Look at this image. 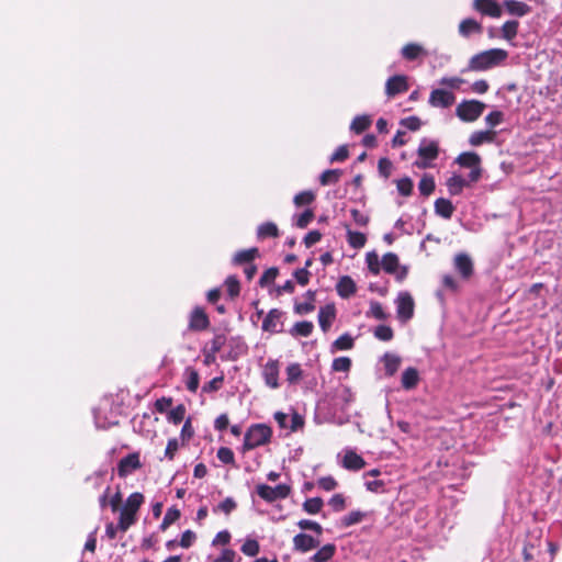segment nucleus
<instances>
[{
	"instance_id": "obj_16",
	"label": "nucleus",
	"mask_w": 562,
	"mask_h": 562,
	"mask_svg": "<svg viewBox=\"0 0 562 562\" xmlns=\"http://www.w3.org/2000/svg\"><path fill=\"white\" fill-rule=\"evenodd\" d=\"M209 325L210 321L203 308L199 306L195 307L190 315L189 328L200 331L206 329Z\"/></svg>"
},
{
	"instance_id": "obj_47",
	"label": "nucleus",
	"mask_w": 562,
	"mask_h": 562,
	"mask_svg": "<svg viewBox=\"0 0 562 562\" xmlns=\"http://www.w3.org/2000/svg\"><path fill=\"white\" fill-rule=\"evenodd\" d=\"M351 367V360L347 357H339L333 361V370L336 372H347Z\"/></svg>"
},
{
	"instance_id": "obj_62",
	"label": "nucleus",
	"mask_w": 562,
	"mask_h": 562,
	"mask_svg": "<svg viewBox=\"0 0 562 562\" xmlns=\"http://www.w3.org/2000/svg\"><path fill=\"white\" fill-rule=\"evenodd\" d=\"M195 538H196V536L192 530H186L181 536V540H180L179 544L182 548H190L193 544Z\"/></svg>"
},
{
	"instance_id": "obj_60",
	"label": "nucleus",
	"mask_w": 562,
	"mask_h": 562,
	"mask_svg": "<svg viewBox=\"0 0 562 562\" xmlns=\"http://www.w3.org/2000/svg\"><path fill=\"white\" fill-rule=\"evenodd\" d=\"M178 449V440L176 438L169 439L165 450V457L168 458L169 460H172Z\"/></svg>"
},
{
	"instance_id": "obj_29",
	"label": "nucleus",
	"mask_w": 562,
	"mask_h": 562,
	"mask_svg": "<svg viewBox=\"0 0 562 562\" xmlns=\"http://www.w3.org/2000/svg\"><path fill=\"white\" fill-rule=\"evenodd\" d=\"M419 376L415 368H407L402 374V386L406 390L414 389L418 383Z\"/></svg>"
},
{
	"instance_id": "obj_56",
	"label": "nucleus",
	"mask_w": 562,
	"mask_h": 562,
	"mask_svg": "<svg viewBox=\"0 0 562 562\" xmlns=\"http://www.w3.org/2000/svg\"><path fill=\"white\" fill-rule=\"evenodd\" d=\"M504 114L501 111H493L486 115L485 122L490 127H495L503 122Z\"/></svg>"
},
{
	"instance_id": "obj_30",
	"label": "nucleus",
	"mask_w": 562,
	"mask_h": 562,
	"mask_svg": "<svg viewBox=\"0 0 562 562\" xmlns=\"http://www.w3.org/2000/svg\"><path fill=\"white\" fill-rule=\"evenodd\" d=\"M465 186L467 181L458 175H453L447 180V188L451 195L460 194Z\"/></svg>"
},
{
	"instance_id": "obj_18",
	"label": "nucleus",
	"mask_w": 562,
	"mask_h": 562,
	"mask_svg": "<svg viewBox=\"0 0 562 562\" xmlns=\"http://www.w3.org/2000/svg\"><path fill=\"white\" fill-rule=\"evenodd\" d=\"M335 316L336 310L334 305L328 304L326 306L321 307L318 312V323L324 333H326L330 328L335 319Z\"/></svg>"
},
{
	"instance_id": "obj_52",
	"label": "nucleus",
	"mask_w": 562,
	"mask_h": 562,
	"mask_svg": "<svg viewBox=\"0 0 562 562\" xmlns=\"http://www.w3.org/2000/svg\"><path fill=\"white\" fill-rule=\"evenodd\" d=\"M369 314L380 321L386 319L387 317V314L379 302H371Z\"/></svg>"
},
{
	"instance_id": "obj_42",
	"label": "nucleus",
	"mask_w": 562,
	"mask_h": 562,
	"mask_svg": "<svg viewBox=\"0 0 562 562\" xmlns=\"http://www.w3.org/2000/svg\"><path fill=\"white\" fill-rule=\"evenodd\" d=\"M259 543L255 539H247L241 546V552L248 557H255L259 553Z\"/></svg>"
},
{
	"instance_id": "obj_17",
	"label": "nucleus",
	"mask_w": 562,
	"mask_h": 562,
	"mask_svg": "<svg viewBox=\"0 0 562 562\" xmlns=\"http://www.w3.org/2000/svg\"><path fill=\"white\" fill-rule=\"evenodd\" d=\"M294 549L301 552H307L319 546V540L314 539L312 536L306 533H299L293 538Z\"/></svg>"
},
{
	"instance_id": "obj_46",
	"label": "nucleus",
	"mask_w": 562,
	"mask_h": 562,
	"mask_svg": "<svg viewBox=\"0 0 562 562\" xmlns=\"http://www.w3.org/2000/svg\"><path fill=\"white\" fill-rule=\"evenodd\" d=\"M315 199V194L312 191H303L294 196V204L296 206L308 205Z\"/></svg>"
},
{
	"instance_id": "obj_51",
	"label": "nucleus",
	"mask_w": 562,
	"mask_h": 562,
	"mask_svg": "<svg viewBox=\"0 0 562 562\" xmlns=\"http://www.w3.org/2000/svg\"><path fill=\"white\" fill-rule=\"evenodd\" d=\"M226 290L231 297H235L239 294V281L236 277L231 276L225 281Z\"/></svg>"
},
{
	"instance_id": "obj_38",
	"label": "nucleus",
	"mask_w": 562,
	"mask_h": 562,
	"mask_svg": "<svg viewBox=\"0 0 562 562\" xmlns=\"http://www.w3.org/2000/svg\"><path fill=\"white\" fill-rule=\"evenodd\" d=\"M257 254H258L257 248L238 251L234 257V262L238 263V265L250 262L255 259Z\"/></svg>"
},
{
	"instance_id": "obj_24",
	"label": "nucleus",
	"mask_w": 562,
	"mask_h": 562,
	"mask_svg": "<svg viewBox=\"0 0 562 562\" xmlns=\"http://www.w3.org/2000/svg\"><path fill=\"white\" fill-rule=\"evenodd\" d=\"M435 212L441 217L449 220L454 212V206L451 201L440 198L435 202Z\"/></svg>"
},
{
	"instance_id": "obj_55",
	"label": "nucleus",
	"mask_w": 562,
	"mask_h": 562,
	"mask_svg": "<svg viewBox=\"0 0 562 562\" xmlns=\"http://www.w3.org/2000/svg\"><path fill=\"white\" fill-rule=\"evenodd\" d=\"M397 190L404 196L409 195L413 190V181L409 178L400 179L397 181Z\"/></svg>"
},
{
	"instance_id": "obj_50",
	"label": "nucleus",
	"mask_w": 562,
	"mask_h": 562,
	"mask_svg": "<svg viewBox=\"0 0 562 562\" xmlns=\"http://www.w3.org/2000/svg\"><path fill=\"white\" fill-rule=\"evenodd\" d=\"M314 218V212L312 210H305L302 214L295 217V225L300 228L306 227Z\"/></svg>"
},
{
	"instance_id": "obj_64",
	"label": "nucleus",
	"mask_w": 562,
	"mask_h": 562,
	"mask_svg": "<svg viewBox=\"0 0 562 562\" xmlns=\"http://www.w3.org/2000/svg\"><path fill=\"white\" fill-rule=\"evenodd\" d=\"M235 508H236V502L233 498H231V497L225 498L217 506V509L224 512L227 515L229 513H232Z\"/></svg>"
},
{
	"instance_id": "obj_10",
	"label": "nucleus",
	"mask_w": 562,
	"mask_h": 562,
	"mask_svg": "<svg viewBox=\"0 0 562 562\" xmlns=\"http://www.w3.org/2000/svg\"><path fill=\"white\" fill-rule=\"evenodd\" d=\"M283 316V312L278 310V308H273L271 310L267 316L265 317L263 322H262V330L265 331H268V333H279L282 330V318Z\"/></svg>"
},
{
	"instance_id": "obj_5",
	"label": "nucleus",
	"mask_w": 562,
	"mask_h": 562,
	"mask_svg": "<svg viewBox=\"0 0 562 562\" xmlns=\"http://www.w3.org/2000/svg\"><path fill=\"white\" fill-rule=\"evenodd\" d=\"M485 104L477 100L462 101L456 109L457 115L464 122H473L481 116Z\"/></svg>"
},
{
	"instance_id": "obj_2",
	"label": "nucleus",
	"mask_w": 562,
	"mask_h": 562,
	"mask_svg": "<svg viewBox=\"0 0 562 562\" xmlns=\"http://www.w3.org/2000/svg\"><path fill=\"white\" fill-rule=\"evenodd\" d=\"M144 502L143 494L136 492L131 494L120 513L117 528L126 531L136 520V513Z\"/></svg>"
},
{
	"instance_id": "obj_27",
	"label": "nucleus",
	"mask_w": 562,
	"mask_h": 562,
	"mask_svg": "<svg viewBox=\"0 0 562 562\" xmlns=\"http://www.w3.org/2000/svg\"><path fill=\"white\" fill-rule=\"evenodd\" d=\"M422 55H426V52L419 44L409 43L402 48V56L407 60L417 59Z\"/></svg>"
},
{
	"instance_id": "obj_58",
	"label": "nucleus",
	"mask_w": 562,
	"mask_h": 562,
	"mask_svg": "<svg viewBox=\"0 0 562 562\" xmlns=\"http://www.w3.org/2000/svg\"><path fill=\"white\" fill-rule=\"evenodd\" d=\"M286 374H288V380L290 382L297 381L301 378V375H302V370H301L300 364H297V363L290 364L286 368Z\"/></svg>"
},
{
	"instance_id": "obj_34",
	"label": "nucleus",
	"mask_w": 562,
	"mask_h": 562,
	"mask_svg": "<svg viewBox=\"0 0 562 562\" xmlns=\"http://www.w3.org/2000/svg\"><path fill=\"white\" fill-rule=\"evenodd\" d=\"M184 374L187 376V389L193 393L196 392L200 383V376L198 371L192 368H187Z\"/></svg>"
},
{
	"instance_id": "obj_11",
	"label": "nucleus",
	"mask_w": 562,
	"mask_h": 562,
	"mask_svg": "<svg viewBox=\"0 0 562 562\" xmlns=\"http://www.w3.org/2000/svg\"><path fill=\"white\" fill-rule=\"evenodd\" d=\"M408 90V83L406 76L397 75L387 79L385 83V93L389 97H394L398 93L405 92Z\"/></svg>"
},
{
	"instance_id": "obj_40",
	"label": "nucleus",
	"mask_w": 562,
	"mask_h": 562,
	"mask_svg": "<svg viewBox=\"0 0 562 562\" xmlns=\"http://www.w3.org/2000/svg\"><path fill=\"white\" fill-rule=\"evenodd\" d=\"M418 189L420 194L429 195L435 190V180L431 176H424L419 181Z\"/></svg>"
},
{
	"instance_id": "obj_48",
	"label": "nucleus",
	"mask_w": 562,
	"mask_h": 562,
	"mask_svg": "<svg viewBox=\"0 0 562 562\" xmlns=\"http://www.w3.org/2000/svg\"><path fill=\"white\" fill-rule=\"evenodd\" d=\"M374 336L383 341H389L393 338V330L390 326L380 325L374 329Z\"/></svg>"
},
{
	"instance_id": "obj_19",
	"label": "nucleus",
	"mask_w": 562,
	"mask_h": 562,
	"mask_svg": "<svg viewBox=\"0 0 562 562\" xmlns=\"http://www.w3.org/2000/svg\"><path fill=\"white\" fill-rule=\"evenodd\" d=\"M342 465L348 470L358 471L364 468L366 462L362 457L351 450H348L344 456Z\"/></svg>"
},
{
	"instance_id": "obj_3",
	"label": "nucleus",
	"mask_w": 562,
	"mask_h": 562,
	"mask_svg": "<svg viewBox=\"0 0 562 562\" xmlns=\"http://www.w3.org/2000/svg\"><path fill=\"white\" fill-rule=\"evenodd\" d=\"M271 434L270 427L263 424L252 425L245 434L244 449L252 450L267 443L271 438Z\"/></svg>"
},
{
	"instance_id": "obj_61",
	"label": "nucleus",
	"mask_w": 562,
	"mask_h": 562,
	"mask_svg": "<svg viewBox=\"0 0 562 562\" xmlns=\"http://www.w3.org/2000/svg\"><path fill=\"white\" fill-rule=\"evenodd\" d=\"M329 505L335 512H341L345 508V498L341 494H335L329 499Z\"/></svg>"
},
{
	"instance_id": "obj_54",
	"label": "nucleus",
	"mask_w": 562,
	"mask_h": 562,
	"mask_svg": "<svg viewBox=\"0 0 562 562\" xmlns=\"http://www.w3.org/2000/svg\"><path fill=\"white\" fill-rule=\"evenodd\" d=\"M226 344V337L223 334L215 335L210 341L209 349L213 352H218Z\"/></svg>"
},
{
	"instance_id": "obj_1",
	"label": "nucleus",
	"mask_w": 562,
	"mask_h": 562,
	"mask_svg": "<svg viewBox=\"0 0 562 562\" xmlns=\"http://www.w3.org/2000/svg\"><path fill=\"white\" fill-rule=\"evenodd\" d=\"M508 57V53L502 48H492L481 52L471 57L469 69L473 71H485L503 64Z\"/></svg>"
},
{
	"instance_id": "obj_63",
	"label": "nucleus",
	"mask_w": 562,
	"mask_h": 562,
	"mask_svg": "<svg viewBox=\"0 0 562 562\" xmlns=\"http://www.w3.org/2000/svg\"><path fill=\"white\" fill-rule=\"evenodd\" d=\"M401 124L411 131H417L422 125L420 120L416 116L403 119Z\"/></svg>"
},
{
	"instance_id": "obj_57",
	"label": "nucleus",
	"mask_w": 562,
	"mask_h": 562,
	"mask_svg": "<svg viewBox=\"0 0 562 562\" xmlns=\"http://www.w3.org/2000/svg\"><path fill=\"white\" fill-rule=\"evenodd\" d=\"M217 458L223 463L229 464L234 462V453L229 448L221 447L217 450Z\"/></svg>"
},
{
	"instance_id": "obj_12",
	"label": "nucleus",
	"mask_w": 562,
	"mask_h": 562,
	"mask_svg": "<svg viewBox=\"0 0 562 562\" xmlns=\"http://www.w3.org/2000/svg\"><path fill=\"white\" fill-rule=\"evenodd\" d=\"M262 375L266 384L271 389L279 386V362L277 360H268L263 367Z\"/></svg>"
},
{
	"instance_id": "obj_13",
	"label": "nucleus",
	"mask_w": 562,
	"mask_h": 562,
	"mask_svg": "<svg viewBox=\"0 0 562 562\" xmlns=\"http://www.w3.org/2000/svg\"><path fill=\"white\" fill-rule=\"evenodd\" d=\"M473 8L482 14L499 18L502 15V8L495 0H474Z\"/></svg>"
},
{
	"instance_id": "obj_15",
	"label": "nucleus",
	"mask_w": 562,
	"mask_h": 562,
	"mask_svg": "<svg viewBox=\"0 0 562 562\" xmlns=\"http://www.w3.org/2000/svg\"><path fill=\"white\" fill-rule=\"evenodd\" d=\"M456 270L462 278L468 279L473 273V261L471 257L464 252L457 254L453 259Z\"/></svg>"
},
{
	"instance_id": "obj_53",
	"label": "nucleus",
	"mask_w": 562,
	"mask_h": 562,
	"mask_svg": "<svg viewBox=\"0 0 562 562\" xmlns=\"http://www.w3.org/2000/svg\"><path fill=\"white\" fill-rule=\"evenodd\" d=\"M297 526L303 529V530H313L315 531L317 535H322L323 532V528L322 526L316 522V521H313V520H308V519H302L297 522Z\"/></svg>"
},
{
	"instance_id": "obj_41",
	"label": "nucleus",
	"mask_w": 562,
	"mask_h": 562,
	"mask_svg": "<svg viewBox=\"0 0 562 562\" xmlns=\"http://www.w3.org/2000/svg\"><path fill=\"white\" fill-rule=\"evenodd\" d=\"M352 346L353 338L349 334L341 335L333 344V347L336 348L337 350H348L351 349Z\"/></svg>"
},
{
	"instance_id": "obj_32",
	"label": "nucleus",
	"mask_w": 562,
	"mask_h": 562,
	"mask_svg": "<svg viewBox=\"0 0 562 562\" xmlns=\"http://www.w3.org/2000/svg\"><path fill=\"white\" fill-rule=\"evenodd\" d=\"M258 237L263 239L267 237H278L279 229L278 226L272 222H267L261 224L257 231Z\"/></svg>"
},
{
	"instance_id": "obj_20",
	"label": "nucleus",
	"mask_w": 562,
	"mask_h": 562,
	"mask_svg": "<svg viewBox=\"0 0 562 562\" xmlns=\"http://www.w3.org/2000/svg\"><path fill=\"white\" fill-rule=\"evenodd\" d=\"M356 290V283L350 277L345 276L339 279L337 283V292L341 297L347 299L351 296L355 294Z\"/></svg>"
},
{
	"instance_id": "obj_14",
	"label": "nucleus",
	"mask_w": 562,
	"mask_h": 562,
	"mask_svg": "<svg viewBox=\"0 0 562 562\" xmlns=\"http://www.w3.org/2000/svg\"><path fill=\"white\" fill-rule=\"evenodd\" d=\"M140 465L138 453H131L120 461L117 473L121 477H125L133 471L139 469Z\"/></svg>"
},
{
	"instance_id": "obj_39",
	"label": "nucleus",
	"mask_w": 562,
	"mask_h": 562,
	"mask_svg": "<svg viewBox=\"0 0 562 562\" xmlns=\"http://www.w3.org/2000/svg\"><path fill=\"white\" fill-rule=\"evenodd\" d=\"M323 507V499L319 497L308 498L304 502L303 508L306 513L315 515L321 512Z\"/></svg>"
},
{
	"instance_id": "obj_7",
	"label": "nucleus",
	"mask_w": 562,
	"mask_h": 562,
	"mask_svg": "<svg viewBox=\"0 0 562 562\" xmlns=\"http://www.w3.org/2000/svg\"><path fill=\"white\" fill-rule=\"evenodd\" d=\"M395 304L397 317L402 322H407L413 317L415 304L408 292H400L395 300Z\"/></svg>"
},
{
	"instance_id": "obj_22",
	"label": "nucleus",
	"mask_w": 562,
	"mask_h": 562,
	"mask_svg": "<svg viewBox=\"0 0 562 562\" xmlns=\"http://www.w3.org/2000/svg\"><path fill=\"white\" fill-rule=\"evenodd\" d=\"M482 25L473 19H464L459 24V33L463 37H469L473 33H481Z\"/></svg>"
},
{
	"instance_id": "obj_6",
	"label": "nucleus",
	"mask_w": 562,
	"mask_h": 562,
	"mask_svg": "<svg viewBox=\"0 0 562 562\" xmlns=\"http://www.w3.org/2000/svg\"><path fill=\"white\" fill-rule=\"evenodd\" d=\"M257 494L266 502L272 503L277 499L286 498L291 493V487L286 484H279L274 487L267 484H258Z\"/></svg>"
},
{
	"instance_id": "obj_23",
	"label": "nucleus",
	"mask_w": 562,
	"mask_h": 562,
	"mask_svg": "<svg viewBox=\"0 0 562 562\" xmlns=\"http://www.w3.org/2000/svg\"><path fill=\"white\" fill-rule=\"evenodd\" d=\"M496 132L494 131H477L471 134L469 143L472 146H480L484 143L494 142Z\"/></svg>"
},
{
	"instance_id": "obj_45",
	"label": "nucleus",
	"mask_w": 562,
	"mask_h": 562,
	"mask_svg": "<svg viewBox=\"0 0 562 562\" xmlns=\"http://www.w3.org/2000/svg\"><path fill=\"white\" fill-rule=\"evenodd\" d=\"M184 415H186V407L182 404H180L169 412L168 420L177 425L183 420Z\"/></svg>"
},
{
	"instance_id": "obj_43",
	"label": "nucleus",
	"mask_w": 562,
	"mask_h": 562,
	"mask_svg": "<svg viewBox=\"0 0 562 562\" xmlns=\"http://www.w3.org/2000/svg\"><path fill=\"white\" fill-rule=\"evenodd\" d=\"M364 517V514L360 510H352L341 519V524L345 527H349L359 524Z\"/></svg>"
},
{
	"instance_id": "obj_59",
	"label": "nucleus",
	"mask_w": 562,
	"mask_h": 562,
	"mask_svg": "<svg viewBox=\"0 0 562 562\" xmlns=\"http://www.w3.org/2000/svg\"><path fill=\"white\" fill-rule=\"evenodd\" d=\"M236 552L232 549H224L214 562H236Z\"/></svg>"
},
{
	"instance_id": "obj_36",
	"label": "nucleus",
	"mask_w": 562,
	"mask_h": 562,
	"mask_svg": "<svg viewBox=\"0 0 562 562\" xmlns=\"http://www.w3.org/2000/svg\"><path fill=\"white\" fill-rule=\"evenodd\" d=\"M518 26L519 23L515 20L505 22L502 26L503 37L512 41L517 35Z\"/></svg>"
},
{
	"instance_id": "obj_33",
	"label": "nucleus",
	"mask_w": 562,
	"mask_h": 562,
	"mask_svg": "<svg viewBox=\"0 0 562 562\" xmlns=\"http://www.w3.org/2000/svg\"><path fill=\"white\" fill-rule=\"evenodd\" d=\"M371 125V117L369 115L356 116L350 125V130L357 134L362 133Z\"/></svg>"
},
{
	"instance_id": "obj_44",
	"label": "nucleus",
	"mask_w": 562,
	"mask_h": 562,
	"mask_svg": "<svg viewBox=\"0 0 562 562\" xmlns=\"http://www.w3.org/2000/svg\"><path fill=\"white\" fill-rule=\"evenodd\" d=\"M180 517V512L177 508H169L165 514L160 528L166 530L171 524L178 520Z\"/></svg>"
},
{
	"instance_id": "obj_35",
	"label": "nucleus",
	"mask_w": 562,
	"mask_h": 562,
	"mask_svg": "<svg viewBox=\"0 0 562 562\" xmlns=\"http://www.w3.org/2000/svg\"><path fill=\"white\" fill-rule=\"evenodd\" d=\"M340 176H341V170H339V169L325 170L321 175V183L323 186L336 183V182H338Z\"/></svg>"
},
{
	"instance_id": "obj_31",
	"label": "nucleus",
	"mask_w": 562,
	"mask_h": 562,
	"mask_svg": "<svg viewBox=\"0 0 562 562\" xmlns=\"http://www.w3.org/2000/svg\"><path fill=\"white\" fill-rule=\"evenodd\" d=\"M314 325L312 322L303 321L297 322L290 330L292 336L308 337L313 331Z\"/></svg>"
},
{
	"instance_id": "obj_4",
	"label": "nucleus",
	"mask_w": 562,
	"mask_h": 562,
	"mask_svg": "<svg viewBox=\"0 0 562 562\" xmlns=\"http://www.w3.org/2000/svg\"><path fill=\"white\" fill-rule=\"evenodd\" d=\"M418 159L414 162L419 169H426L431 167V162L437 159L439 154L438 143L435 140L423 139L418 150Z\"/></svg>"
},
{
	"instance_id": "obj_37",
	"label": "nucleus",
	"mask_w": 562,
	"mask_h": 562,
	"mask_svg": "<svg viewBox=\"0 0 562 562\" xmlns=\"http://www.w3.org/2000/svg\"><path fill=\"white\" fill-rule=\"evenodd\" d=\"M348 243L351 247L359 249L366 244V235L360 232L348 231Z\"/></svg>"
},
{
	"instance_id": "obj_28",
	"label": "nucleus",
	"mask_w": 562,
	"mask_h": 562,
	"mask_svg": "<svg viewBox=\"0 0 562 562\" xmlns=\"http://www.w3.org/2000/svg\"><path fill=\"white\" fill-rule=\"evenodd\" d=\"M457 162L460 166L465 167V168H474V167L480 166L481 158L477 154L468 151V153H462L461 155H459L457 158Z\"/></svg>"
},
{
	"instance_id": "obj_8",
	"label": "nucleus",
	"mask_w": 562,
	"mask_h": 562,
	"mask_svg": "<svg viewBox=\"0 0 562 562\" xmlns=\"http://www.w3.org/2000/svg\"><path fill=\"white\" fill-rule=\"evenodd\" d=\"M381 267L387 273H395L396 279L402 281L407 274V270L403 268L398 271V257L393 252H387L381 259Z\"/></svg>"
},
{
	"instance_id": "obj_26",
	"label": "nucleus",
	"mask_w": 562,
	"mask_h": 562,
	"mask_svg": "<svg viewBox=\"0 0 562 562\" xmlns=\"http://www.w3.org/2000/svg\"><path fill=\"white\" fill-rule=\"evenodd\" d=\"M504 5L508 13L513 15L524 16L530 12V8L526 3L520 1L507 0L504 2Z\"/></svg>"
},
{
	"instance_id": "obj_25",
	"label": "nucleus",
	"mask_w": 562,
	"mask_h": 562,
	"mask_svg": "<svg viewBox=\"0 0 562 562\" xmlns=\"http://www.w3.org/2000/svg\"><path fill=\"white\" fill-rule=\"evenodd\" d=\"M382 360L384 362L385 374L389 376L394 375L401 366V358L397 355L387 352L383 356Z\"/></svg>"
},
{
	"instance_id": "obj_49",
	"label": "nucleus",
	"mask_w": 562,
	"mask_h": 562,
	"mask_svg": "<svg viewBox=\"0 0 562 562\" xmlns=\"http://www.w3.org/2000/svg\"><path fill=\"white\" fill-rule=\"evenodd\" d=\"M366 260H367L369 270L373 274H378L380 272V266H381L379 256L375 252H368L366 256Z\"/></svg>"
},
{
	"instance_id": "obj_21",
	"label": "nucleus",
	"mask_w": 562,
	"mask_h": 562,
	"mask_svg": "<svg viewBox=\"0 0 562 562\" xmlns=\"http://www.w3.org/2000/svg\"><path fill=\"white\" fill-rule=\"evenodd\" d=\"M336 553V546L327 543L310 558L311 562H328Z\"/></svg>"
},
{
	"instance_id": "obj_9",
	"label": "nucleus",
	"mask_w": 562,
	"mask_h": 562,
	"mask_svg": "<svg viewBox=\"0 0 562 562\" xmlns=\"http://www.w3.org/2000/svg\"><path fill=\"white\" fill-rule=\"evenodd\" d=\"M456 101L452 92L443 89H435L429 97V103L435 108H449Z\"/></svg>"
}]
</instances>
